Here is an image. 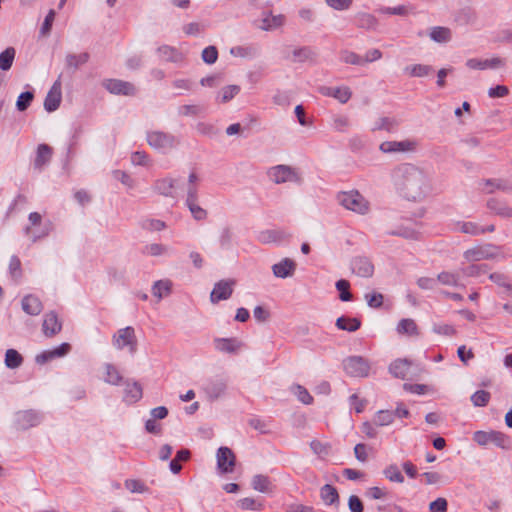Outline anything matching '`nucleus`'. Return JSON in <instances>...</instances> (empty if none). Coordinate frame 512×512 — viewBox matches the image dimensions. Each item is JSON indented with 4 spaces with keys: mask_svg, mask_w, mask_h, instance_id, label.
Wrapping results in <instances>:
<instances>
[{
    "mask_svg": "<svg viewBox=\"0 0 512 512\" xmlns=\"http://www.w3.org/2000/svg\"><path fill=\"white\" fill-rule=\"evenodd\" d=\"M391 183L402 198L412 202L424 200L433 190L429 174L410 163L399 164L391 171Z\"/></svg>",
    "mask_w": 512,
    "mask_h": 512,
    "instance_id": "f257e3e1",
    "label": "nucleus"
},
{
    "mask_svg": "<svg viewBox=\"0 0 512 512\" xmlns=\"http://www.w3.org/2000/svg\"><path fill=\"white\" fill-rule=\"evenodd\" d=\"M337 201L343 208L358 215H366L370 211L369 201L357 190L338 193Z\"/></svg>",
    "mask_w": 512,
    "mask_h": 512,
    "instance_id": "f03ea898",
    "label": "nucleus"
},
{
    "mask_svg": "<svg viewBox=\"0 0 512 512\" xmlns=\"http://www.w3.org/2000/svg\"><path fill=\"white\" fill-rule=\"evenodd\" d=\"M51 230V223L44 222L41 214L32 212L28 216V224L24 228V234L32 241L36 242L39 239L46 237Z\"/></svg>",
    "mask_w": 512,
    "mask_h": 512,
    "instance_id": "7ed1b4c3",
    "label": "nucleus"
},
{
    "mask_svg": "<svg viewBox=\"0 0 512 512\" xmlns=\"http://www.w3.org/2000/svg\"><path fill=\"white\" fill-rule=\"evenodd\" d=\"M112 345L116 350L127 349L130 354H135L138 345L135 329L131 326L118 329L112 336Z\"/></svg>",
    "mask_w": 512,
    "mask_h": 512,
    "instance_id": "20e7f679",
    "label": "nucleus"
},
{
    "mask_svg": "<svg viewBox=\"0 0 512 512\" xmlns=\"http://www.w3.org/2000/svg\"><path fill=\"white\" fill-rule=\"evenodd\" d=\"M463 257L467 262L473 263L482 260L495 259L498 257L504 258L501 249L493 244L477 245L467 249L463 253Z\"/></svg>",
    "mask_w": 512,
    "mask_h": 512,
    "instance_id": "39448f33",
    "label": "nucleus"
},
{
    "mask_svg": "<svg viewBox=\"0 0 512 512\" xmlns=\"http://www.w3.org/2000/svg\"><path fill=\"white\" fill-rule=\"evenodd\" d=\"M146 139L151 148L162 153L174 149L178 144V140L174 135L158 130L147 132Z\"/></svg>",
    "mask_w": 512,
    "mask_h": 512,
    "instance_id": "423d86ee",
    "label": "nucleus"
},
{
    "mask_svg": "<svg viewBox=\"0 0 512 512\" xmlns=\"http://www.w3.org/2000/svg\"><path fill=\"white\" fill-rule=\"evenodd\" d=\"M473 440L480 446H486L489 443H493L501 449L510 448L509 437L499 431H476L473 435Z\"/></svg>",
    "mask_w": 512,
    "mask_h": 512,
    "instance_id": "0eeeda50",
    "label": "nucleus"
},
{
    "mask_svg": "<svg viewBox=\"0 0 512 512\" xmlns=\"http://www.w3.org/2000/svg\"><path fill=\"white\" fill-rule=\"evenodd\" d=\"M345 372L352 377H367L370 371L369 362L361 356H350L343 361Z\"/></svg>",
    "mask_w": 512,
    "mask_h": 512,
    "instance_id": "6e6552de",
    "label": "nucleus"
},
{
    "mask_svg": "<svg viewBox=\"0 0 512 512\" xmlns=\"http://www.w3.org/2000/svg\"><path fill=\"white\" fill-rule=\"evenodd\" d=\"M267 175L270 181L275 184L297 182L299 180L296 170L287 165H277L271 167L267 171Z\"/></svg>",
    "mask_w": 512,
    "mask_h": 512,
    "instance_id": "1a4fd4ad",
    "label": "nucleus"
},
{
    "mask_svg": "<svg viewBox=\"0 0 512 512\" xmlns=\"http://www.w3.org/2000/svg\"><path fill=\"white\" fill-rule=\"evenodd\" d=\"M41 421V414L35 410L18 411L14 415V425L18 430H27L36 427Z\"/></svg>",
    "mask_w": 512,
    "mask_h": 512,
    "instance_id": "9d476101",
    "label": "nucleus"
},
{
    "mask_svg": "<svg viewBox=\"0 0 512 512\" xmlns=\"http://www.w3.org/2000/svg\"><path fill=\"white\" fill-rule=\"evenodd\" d=\"M179 186V180L172 177L157 179L153 184V190L159 195L176 198Z\"/></svg>",
    "mask_w": 512,
    "mask_h": 512,
    "instance_id": "9b49d317",
    "label": "nucleus"
},
{
    "mask_svg": "<svg viewBox=\"0 0 512 512\" xmlns=\"http://www.w3.org/2000/svg\"><path fill=\"white\" fill-rule=\"evenodd\" d=\"M417 146V142L411 139H405L402 141H385L379 146L380 151L383 153H400V152H411L414 151Z\"/></svg>",
    "mask_w": 512,
    "mask_h": 512,
    "instance_id": "f8f14e48",
    "label": "nucleus"
},
{
    "mask_svg": "<svg viewBox=\"0 0 512 512\" xmlns=\"http://www.w3.org/2000/svg\"><path fill=\"white\" fill-rule=\"evenodd\" d=\"M104 88L112 94L116 95H134L136 93L135 86L127 81L119 79H108L103 82Z\"/></svg>",
    "mask_w": 512,
    "mask_h": 512,
    "instance_id": "ddd939ff",
    "label": "nucleus"
},
{
    "mask_svg": "<svg viewBox=\"0 0 512 512\" xmlns=\"http://www.w3.org/2000/svg\"><path fill=\"white\" fill-rule=\"evenodd\" d=\"M217 466L222 473H230L235 466V455L228 447H220L217 451Z\"/></svg>",
    "mask_w": 512,
    "mask_h": 512,
    "instance_id": "4468645a",
    "label": "nucleus"
},
{
    "mask_svg": "<svg viewBox=\"0 0 512 512\" xmlns=\"http://www.w3.org/2000/svg\"><path fill=\"white\" fill-rule=\"evenodd\" d=\"M62 98L61 92V82L60 80H56L50 90L48 91L45 100H44V108L47 112H53L57 110L60 106Z\"/></svg>",
    "mask_w": 512,
    "mask_h": 512,
    "instance_id": "2eb2a0df",
    "label": "nucleus"
},
{
    "mask_svg": "<svg viewBox=\"0 0 512 512\" xmlns=\"http://www.w3.org/2000/svg\"><path fill=\"white\" fill-rule=\"evenodd\" d=\"M234 281L232 280H221L214 285V288L210 294V300L212 303H217L221 300H227L233 292Z\"/></svg>",
    "mask_w": 512,
    "mask_h": 512,
    "instance_id": "dca6fc26",
    "label": "nucleus"
},
{
    "mask_svg": "<svg viewBox=\"0 0 512 512\" xmlns=\"http://www.w3.org/2000/svg\"><path fill=\"white\" fill-rule=\"evenodd\" d=\"M505 62L499 57L491 59L471 58L466 61V66L471 70L497 69L504 66Z\"/></svg>",
    "mask_w": 512,
    "mask_h": 512,
    "instance_id": "f3484780",
    "label": "nucleus"
},
{
    "mask_svg": "<svg viewBox=\"0 0 512 512\" xmlns=\"http://www.w3.org/2000/svg\"><path fill=\"white\" fill-rule=\"evenodd\" d=\"M284 23V15H273L271 13H264L262 15V18L257 21L256 26L263 31H271L283 26Z\"/></svg>",
    "mask_w": 512,
    "mask_h": 512,
    "instance_id": "a211bd4d",
    "label": "nucleus"
},
{
    "mask_svg": "<svg viewBox=\"0 0 512 512\" xmlns=\"http://www.w3.org/2000/svg\"><path fill=\"white\" fill-rule=\"evenodd\" d=\"M296 263L290 258H284L280 262L272 265L273 275L277 278H288L294 275Z\"/></svg>",
    "mask_w": 512,
    "mask_h": 512,
    "instance_id": "6ab92c4d",
    "label": "nucleus"
},
{
    "mask_svg": "<svg viewBox=\"0 0 512 512\" xmlns=\"http://www.w3.org/2000/svg\"><path fill=\"white\" fill-rule=\"evenodd\" d=\"M289 234L281 229H268L258 233L257 239L263 244L281 243L289 238Z\"/></svg>",
    "mask_w": 512,
    "mask_h": 512,
    "instance_id": "aec40b11",
    "label": "nucleus"
},
{
    "mask_svg": "<svg viewBox=\"0 0 512 512\" xmlns=\"http://www.w3.org/2000/svg\"><path fill=\"white\" fill-rule=\"evenodd\" d=\"M227 381L222 378L210 380L204 387V391L210 400H216L225 394Z\"/></svg>",
    "mask_w": 512,
    "mask_h": 512,
    "instance_id": "412c9836",
    "label": "nucleus"
},
{
    "mask_svg": "<svg viewBox=\"0 0 512 512\" xmlns=\"http://www.w3.org/2000/svg\"><path fill=\"white\" fill-rule=\"evenodd\" d=\"M213 343L217 351L227 354L237 353L242 347V342L236 338H216Z\"/></svg>",
    "mask_w": 512,
    "mask_h": 512,
    "instance_id": "4be33fe9",
    "label": "nucleus"
},
{
    "mask_svg": "<svg viewBox=\"0 0 512 512\" xmlns=\"http://www.w3.org/2000/svg\"><path fill=\"white\" fill-rule=\"evenodd\" d=\"M90 59V55L87 52H81V53H67L65 55V68L71 72H75L78 70L81 66L86 64Z\"/></svg>",
    "mask_w": 512,
    "mask_h": 512,
    "instance_id": "5701e85b",
    "label": "nucleus"
},
{
    "mask_svg": "<svg viewBox=\"0 0 512 512\" xmlns=\"http://www.w3.org/2000/svg\"><path fill=\"white\" fill-rule=\"evenodd\" d=\"M352 270L360 277H370L373 274L374 267L365 257H356L351 263Z\"/></svg>",
    "mask_w": 512,
    "mask_h": 512,
    "instance_id": "b1692460",
    "label": "nucleus"
},
{
    "mask_svg": "<svg viewBox=\"0 0 512 512\" xmlns=\"http://www.w3.org/2000/svg\"><path fill=\"white\" fill-rule=\"evenodd\" d=\"M142 387L138 382H126L124 389V401L134 404L142 398Z\"/></svg>",
    "mask_w": 512,
    "mask_h": 512,
    "instance_id": "393cba45",
    "label": "nucleus"
},
{
    "mask_svg": "<svg viewBox=\"0 0 512 512\" xmlns=\"http://www.w3.org/2000/svg\"><path fill=\"white\" fill-rule=\"evenodd\" d=\"M61 323L54 312L47 313L43 321V332L46 336L51 337L61 330Z\"/></svg>",
    "mask_w": 512,
    "mask_h": 512,
    "instance_id": "a878e982",
    "label": "nucleus"
},
{
    "mask_svg": "<svg viewBox=\"0 0 512 512\" xmlns=\"http://www.w3.org/2000/svg\"><path fill=\"white\" fill-rule=\"evenodd\" d=\"M159 57L167 62L179 63L184 59L183 54L176 48L162 45L157 49Z\"/></svg>",
    "mask_w": 512,
    "mask_h": 512,
    "instance_id": "bb28decb",
    "label": "nucleus"
},
{
    "mask_svg": "<svg viewBox=\"0 0 512 512\" xmlns=\"http://www.w3.org/2000/svg\"><path fill=\"white\" fill-rule=\"evenodd\" d=\"M21 304L23 311L33 316L40 314L43 309L40 299L33 295L25 296Z\"/></svg>",
    "mask_w": 512,
    "mask_h": 512,
    "instance_id": "cd10ccee",
    "label": "nucleus"
},
{
    "mask_svg": "<svg viewBox=\"0 0 512 512\" xmlns=\"http://www.w3.org/2000/svg\"><path fill=\"white\" fill-rule=\"evenodd\" d=\"M429 37L436 43L444 44L452 39V32L447 27L435 26L429 30Z\"/></svg>",
    "mask_w": 512,
    "mask_h": 512,
    "instance_id": "c85d7f7f",
    "label": "nucleus"
},
{
    "mask_svg": "<svg viewBox=\"0 0 512 512\" xmlns=\"http://www.w3.org/2000/svg\"><path fill=\"white\" fill-rule=\"evenodd\" d=\"M171 291L172 281L169 279L155 281L152 285V294L157 298L158 301L170 295Z\"/></svg>",
    "mask_w": 512,
    "mask_h": 512,
    "instance_id": "c756f323",
    "label": "nucleus"
},
{
    "mask_svg": "<svg viewBox=\"0 0 512 512\" xmlns=\"http://www.w3.org/2000/svg\"><path fill=\"white\" fill-rule=\"evenodd\" d=\"M320 497L325 505H338L339 504V494L335 487L326 484L320 489Z\"/></svg>",
    "mask_w": 512,
    "mask_h": 512,
    "instance_id": "7c9ffc66",
    "label": "nucleus"
},
{
    "mask_svg": "<svg viewBox=\"0 0 512 512\" xmlns=\"http://www.w3.org/2000/svg\"><path fill=\"white\" fill-rule=\"evenodd\" d=\"M411 363L406 359L395 360L389 367L390 373L400 379H405L408 375Z\"/></svg>",
    "mask_w": 512,
    "mask_h": 512,
    "instance_id": "2f4dec72",
    "label": "nucleus"
},
{
    "mask_svg": "<svg viewBox=\"0 0 512 512\" xmlns=\"http://www.w3.org/2000/svg\"><path fill=\"white\" fill-rule=\"evenodd\" d=\"M52 156V149L47 144H40L37 148V155L34 161L36 168L41 169L46 165Z\"/></svg>",
    "mask_w": 512,
    "mask_h": 512,
    "instance_id": "473e14b6",
    "label": "nucleus"
},
{
    "mask_svg": "<svg viewBox=\"0 0 512 512\" xmlns=\"http://www.w3.org/2000/svg\"><path fill=\"white\" fill-rule=\"evenodd\" d=\"M403 71L409 77L421 78L428 76L433 71V68L425 64H413L406 66Z\"/></svg>",
    "mask_w": 512,
    "mask_h": 512,
    "instance_id": "72a5a7b5",
    "label": "nucleus"
},
{
    "mask_svg": "<svg viewBox=\"0 0 512 512\" xmlns=\"http://www.w3.org/2000/svg\"><path fill=\"white\" fill-rule=\"evenodd\" d=\"M460 281L461 277L457 272L443 271L437 276V282L446 286L459 287L461 286Z\"/></svg>",
    "mask_w": 512,
    "mask_h": 512,
    "instance_id": "f704fd0d",
    "label": "nucleus"
},
{
    "mask_svg": "<svg viewBox=\"0 0 512 512\" xmlns=\"http://www.w3.org/2000/svg\"><path fill=\"white\" fill-rule=\"evenodd\" d=\"M336 326L340 330L354 332L361 326V321L358 318H349L341 316L336 320Z\"/></svg>",
    "mask_w": 512,
    "mask_h": 512,
    "instance_id": "c9c22d12",
    "label": "nucleus"
},
{
    "mask_svg": "<svg viewBox=\"0 0 512 512\" xmlns=\"http://www.w3.org/2000/svg\"><path fill=\"white\" fill-rule=\"evenodd\" d=\"M385 233L387 235L400 236L406 239H417L419 235V233L414 229L403 225L396 228H387Z\"/></svg>",
    "mask_w": 512,
    "mask_h": 512,
    "instance_id": "e433bc0d",
    "label": "nucleus"
},
{
    "mask_svg": "<svg viewBox=\"0 0 512 512\" xmlns=\"http://www.w3.org/2000/svg\"><path fill=\"white\" fill-rule=\"evenodd\" d=\"M105 376L103 380L110 385H119L122 381V376L119 370L110 363L104 365Z\"/></svg>",
    "mask_w": 512,
    "mask_h": 512,
    "instance_id": "4c0bfd02",
    "label": "nucleus"
},
{
    "mask_svg": "<svg viewBox=\"0 0 512 512\" xmlns=\"http://www.w3.org/2000/svg\"><path fill=\"white\" fill-rule=\"evenodd\" d=\"M399 334L408 335V336H417L418 329L415 321L413 319H402L396 328Z\"/></svg>",
    "mask_w": 512,
    "mask_h": 512,
    "instance_id": "58836bf2",
    "label": "nucleus"
},
{
    "mask_svg": "<svg viewBox=\"0 0 512 512\" xmlns=\"http://www.w3.org/2000/svg\"><path fill=\"white\" fill-rule=\"evenodd\" d=\"M144 252L149 256L160 257L170 255L172 250L164 244L151 243L145 246Z\"/></svg>",
    "mask_w": 512,
    "mask_h": 512,
    "instance_id": "ea45409f",
    "label": "nucleus"
},
{
    "mask_svg": "<svg viewBox=\"0 0 512 512\" xmlns=\"http://www.w3.org/2000/svg\"><path fill=\"white\" fill-rule=\"evenodd\" d=\"M5 366L9 369H16L23 363V357L15 349H8L5 353Z\"/></svg>",
    "mask_w": 512,
    "mask_h": 512,
    "instance_id": "a19ab883",
    "label": "nucleus"
},
{
    "mask_svg": "<svg viewBox=\"0 0 512 512\" xmlns=\"http://www.w3.org/2000/svg\"><path fill=\"white\" fill-rule=\"evenodd\" d=\"M16 50L13 47L6 48L0 53V70L8 71L14 62Z\"/></svg>",
    "mask_w": 512,
    "mask_h": 512,
    "instance_id": "79ce46f5",
    "label": "nucleus"
},
{
    "mask_svg": "<svg viewBox=\"0 0 512 512\" xmlns=\"http://www.w3.org/2000/svg\"><path fill=\"white\" fill-rule=\"evenodd\" d=\"M252 487L254 490L261 493H268L271 491L272 485L267 476L255 475L252 479Z\"/></svg>",
    "mask_w": 512,
    "mask_h": 512,
    "instance_id": "37998d69",
    "label": "nucleus"
},
{
    "mask_svg": "<svg viewBox=\"0 0 512 512\" xmlns=\"http://www.w3.org/2000/svg\"><path fill=\"white\" fill-rule=\"evenodd\" d=\"M230 54L234 57L253 58L258 54V50L253 46H236L230 49Z\"/></svg>",
    "mask_w": 512,
    "mask_h": 512,
    "instance_id": "c03bdc74",
    "label": "nucleus"
},
{
    "mask_svg": "<svg viewBox=\"0 0 512 512\" xmlns=\"http://www.w3.org/2000/svg\"><path fill=\"white\" fill-rule=\"evenodd\" d=\"M456 230L470 235H479L485 233V230L482 227L473 222H458L456 224Z\"/></svg>",
    "mask_w": 512,
    "mask_h": 512,
    "instance_id": "a18cd8bd",
    "label": "nucleus"
},
{
    "mask_svg": "<svg viewBox=\"0 0 512 512\" xmlns=\"http://www.w3.org/2000/svg\"><path fill=\"white\" fill-rule=\"evenodd\" d=\"M291 392L305 405H309L313 402V397L310 395L308 390L299 384L293 385L291 387Z\"/></svg>",
    "mask_w": 512,
    "mask_h": 512,
    "instance_id": "49530a36",
    "label": "nucleus"
},
{
    "mask_svg": "<svg viewBox=\"0 0 512 512\" xmlns=\"http://www.w3.org/2000/svg\"><path fill=\"white\" fill-rule=\"evenodd\" d=\"M487 205L490 210L495 211V213H497L500 216L512 217V208L505 204L499 203L495 199L489 200Z\"/></svg>",
    "mask_w": 512,
    "mask_h": 512,
    "instance_id": "de8ad7c7",
    "label": "nucleus"
},
{
    "mask_svg": "<svg viewBox=\"0 0 512 512\" xmlns=\"http://www.w3.org/2000/svg\"><path fill=\"white\" fill-rule=\"evenodd\" d=\"M394 420V412L390 410H380L375 414L374 424L376 426L390 425Z\"/></svg>",
    "mask_w": 512,
    "mask_h": 512,
    "instance_id": "09e8293b",
    "label": "nucleus"
},
{
    "mask_svg": "<svg viewBox=\"0 0 512 512\" xmlns=\"http://www.w3.org/2000/svg\"><path fill=\"white\" fill-rule=\"evenodd\" d=\"M483 190L486 193H493L495 190L510 191L511 187L500 180H485Z\"/></svg>",
    "mask_w": 512,
    "mask_h": 512,
    "instance_id": "8fccbe9b",
    "label": "nucleus"
},
{
    "mask_svg": "<svg viewBox=\"0 0 512 512\" xmlns=\"http://www.w3.org/2000/svg\"><path fill=\"white\" fill-rule=\"evenodd\" d=\"M383 474L391 482H396V483L404 482V477H403L402 473L400 472L399 468L394 464L386 467L383 471Z\"/></svg>",
    "mask_w": 512,
    "mask_h": 512,
    "instance_id": "3c124183",
    "label": "nucleus"
},
{
    "mask_svg": "<svg viewBox=\"0 0 512 512\" xmlns=\"http://www.w3.org/2000/svg\"><path fill=\"white\" fill-rule=\"evenodd\" d=\"M341 61H343L346 64L351 65H359L362 66L363 64V57L359 56L355 52L344 50L340 54Z\"/></svg>",
    "mask_w": 512,
    "mask_h": 512,
    "instance_id": "603ef678",
    "label": "nucleus"
},
{
    "mask_svg": "<svg viewBox=\"0 0 512 512\" xmlns=\"http://www.w3.org/2000/svg\"><path fill=\"white\" fill-rule=\"evenodd\" d=\"M240 91L239 86L229 85L221 89L219 93L220 101L226 103L233 99Z\"/></svg>",
    "mask_w": 512,
    "mask_h": 512,
    "instance_id": "864d4df0",
    "label": "nucleus"
},
{
    "mask_svg": "<svg viewBox=\"0 0 512 512\" xmlns=\"http://www.w3.org/2000/svg\"><path fill=\"white\" fill-rule=\"evenodd\" d=\"M336 289L340 292L339 298L341 301H350L352 294L349 292L350 284L347 280L340 279L336 282Z\"/></svg>",
    "mask_w": 512,
    "mask_h": 512,
    "instance_id": "5fc2aeb1",
    "label": "nucleus"
},
{
    "mask_svg": "<svg viewBox=\"0 0 512 512\" xmlns=\"http://www.w3.org/2000/svg\"><path fill=\"white\" fill-rule=\"evenodd\" d=\"M352 96V91L348 86L335 87L333 98L341 104L347 103Z\"/></svg>",
    "mask_w": 512,
    "mask_h": 512,
    "instance_id": "6e6d98bb",
    "label": "nucleus"
},
{
    "mask_svg": "<svg viewBox=\"0 0 512 512\" xmlns=\"http://www.w3.org/2000/svg\"><path fill=\"white\" fill-rule=\"evenodd\" d=\"M34 94L30 91L21 93L16 101V108L19 111H25L31 104Z\"/></svg>",
    "mask_w": 512,
    "mask_h": 512,
    "instance_id": "4d7b16f0",
    "label": "nucleus"
},
{
    "mask_svg": "<svg viewBox=\"0 0 512 512\" xmlns=\"http://www.w3.org/2000/svg\"><path fill=\"white\" fill-rule=\"evenodd\" d=\"M358 25L365 29H374L377 25V19L369 13H362L358 16Z\"/></svg>",
    "mask_w": 512,
    "mask_h": 512,
    "instance_id": "13d9d810",
    "label": "nucleus"
},
{
    "mask_svg": "<svg viewBox=\"0 0 512 512\" xmlns=\"http://www.w3.org/2000/svg\"><path fill=\"white\" fill-rule=\"evenodd\" d=\"M125 487L131 493H145L148 491V487L143 482L135 479L126 480Z\"/></svg>",
    "mask_w": 512,
    "mask_h": 512,
    "instance_id": "bf43d9fd",
    "label": "nucleus"
},
{
    "mask_svg": "<svg viewBox=\"0 0 512 512\" xmlns=\"http://www.w3.org/2000/svg\"><path fill=\"white\" fill-rule=\"evenodd\" d=\"M188 207L190 213L192 214V217L197 220L201 221L206 219L207 217V211L203 209L201 206H199L198 202H192L189 204H186Z\"/></svg>",
    "mask_w": 512,
    "mask_h": 512,
    "instance_id": "052dcab7",
    "label": "nucleus"
},
{
    "mask_svg": "<svg viewBox=\"0 0 512 512\" xmlns=\"http://www.w3.org/2000/svg\"><path fill=\"white\" fill-rule=\"evenodd\" d=\"M489 399H490V394H489V392H487L485 390L476 391L471 396V401L473 402V404L475 406H478V407L485 406L489 402Z\"/></svg>",
    "mask_w": 512,
    "mask_h": 512,
    "instance_id": "680f3d73",
    "label": "nucleus"
},
{
    "mask_svg": "<svg viewBox=\"0 0 512 512\" xmlns=\"http://www.w3.org/2000/svg\"><path fill=\"white\" fill-rule=\"evenodd\" d=\"M238 505L243 510H261L263 505L258 503L255 499L246 497L238 501Z\"/></svg>",
    "mask_w": 512,
    "mask_h": 512,
    "instance_id": "e2e57ef3",
    "label": "nucleus"
},
{
    "mask_svg": "<svg viewBox=\"0 0 512 512\" xmlns=\"http://www.w3.org/2000/svg\"><path fill=\"white\" fill-rule=\"evenodd\" d=\"M131 163L133 165L149 166L151 161L145 152L136 151L131 155Z\"/></svg>",
    "mask_w": 512,
    "mask_h": 512,
    "instance_id": "0e129e2a",
    "label": "nucleus"
},
{
    "mask_svg": "<svg viewBox=\"0 0 512 512\" xmlns=\"http://www.w3.org/2000/svg\"><path fill=\"white\" fill-rule=\"evenodd\" d=\"M202 110V107L199 105H182L178 108V113L181 116H197Z\"/></svg>",
    "mask_w": 512,
    "mask_h": 512,
    "instance_id": "69168bd1",
    "label": "nucleus"
},
{
    "mask_svg": "<svg viewBox=\"0 0 512 512\" xmlns=\"http://www.w3.org/2000/svg\"><path fill=\"white\" fill-rule=\"evenodd\" d=\"M218 58V51L214 46H208L202 51V60L207 64H213Z\"/></svg>",
    "mask_w": 512,
    "mask_h": 512,
    "instance_id": "338daca9",
    "label": "nucleus"
},
{
    "mask_svg": "<svg viewBox=\"0 0 512 512\" xmlns=\"http://www.w3.org/2000/svg\"><path fill=\"white\" fill-rule=\"evenodd\" d=\"M448 508V502L445 498L439 497L429 504L430 512H446Z\"/></svg>",
    "mask_w": 512,
    "mask_h": 512,
    "instance_id": "774afa93",
    "label": "nucleus"
}]
</instances>
